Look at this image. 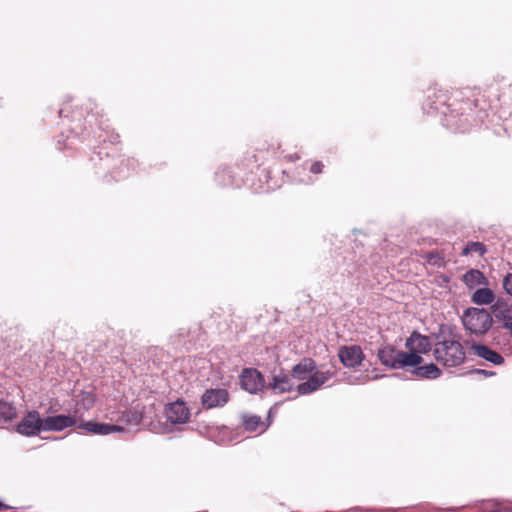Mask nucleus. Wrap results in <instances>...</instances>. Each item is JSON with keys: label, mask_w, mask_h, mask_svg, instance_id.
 Wrapping results in <instances>:
<instances>
[{"label": "nucleus", "mask_w": 512, "mask_h": 512, "mask_svg": "<svg viewBox=\"0 0 512 512\" xmlns=\"http://www.w3.org/2000/svg\"><path fill=\"white\" fill-rule=\"evenodd\" d=\"M435 359L447 367H456L464 362L465 353L461 343L454 339L443 340L434 347Z\"/></svg>", "instance_id": "obj_1"}, {"label": "nucleus", "mask_w": 512, "mask_h": 512, "mask_svg": "<svg viewBox=\"0 0 512 512\" xmlns=\"http://www.w3.org/2000/svg\"><path fill=\"white\" fill-rule=\"evenodd\" d=\"M377 358L380 363L390 369H410L415 363L412 355H405L404 351L398 350L391 345L378 349Z\"/></svg>", "instance_id": "obj_2"}, {"label": "nucleus", "mask_w": 512, "mask_h": 512, "mask_svg": "<svg viewBox=\"0 0 512 512\" xmlns=\"http://www.w3.org/2000/svg\"><path fill=\"white\" fill-rule=\"evenodd\" d=\"M492 316L485 309L468 308L463 315V324L474 334H484L492 326Z\"/></svg>", "instance_id": "obj_3"}, {"label": "nucleus", "mask_w": 512, "mask_h": 512, "mask_svg": "<svg viewBox=\"0 0 512 512\" xmlns=\"http://www.w3.org/2000/svg\"><path fill=\"white\" fill-rule=\"evenodd\" d=\"M405 347L407 348V351H404L405 355H412L415 359V363L411 366H418L424 362L422 355L431 350L432 344L429 337L414 332L406 339Z\"/></svg>", "instance_id": "obj_4"}, {"label": "nucleus", "mask_w": 512, "mask_h": 512, "mask_svg": "<svg viewBox=\"0 0 512 512\" xmlns=\"http://www.w3.org/2000/svg\"><path fill=\"white\" fill-rule=\"evenodd\" d=\"M332 377L330 371L314 370L308 376L306 381L296 386L297 392L300 395H308L319 390L325 383H327Z\"/></svg>", "instance_id": "obj_5"}, {"label": "nucleus", "mask_w": 512, "mask_h": 512, "mask_svg": "<svg viewBox=\"0 0 512 512\" xmlns=\"http://www.w3.org/2000/svg\"><path fill=\"white\" fill-rule=\"evenodd\" d=\"M43 418L37 411H29L17 426V432L24 436H35L43 432Z\"/></svg>", "instance_id": "obj_6"}, {"label": "nucleus", "mask_w": 512, "mask_h": 512, "mask_svg": "<svg viewBox=\"0 0 512 512\" xmlns=\"http://www.w3.org/2000/svg\"><path fill=\"white\" fill-rule=\"evenodd\" d=\"M79 419L75 415H55L43 418V432H60L66 428L78 424Z\"/></svg>", "instance_id": "obj_7"}, {"label": "nucleus", "mask_w": 512, "mask_h": 512, "mask_svg": "<svg viewBox=\"0 0 512 512\" xmlns=\"http://www.w3.org/2000/svg\"><path fill=\"white\" fill-rule=\"evenodd\" d=\"M165 416L172 424H184L190 418V410L183 401L177 400L166 406Z\"/></svg>", "instance_id": "obj_8"}, {"label": "nucleus", "mask_w": 512, "mask_h": 512, "mask_svg": "<svg viewBox=\"0 0 512 512\" xmlns=\"http://www.w3.org/2000/svg\"><path fill=\"white\" fill-rule=\"evenodd\" d=\"M78 428L94 435H109L112 433H120L124 431V428L120 425L100 423L95 421H79Z\"/></svg>", "instance_id": "obj_9"}, {"label": "nucleus", "mask_w": 512, "mask_h": 512, "mask_svg": "<svg viewBox=\"0 0 512 512\" xmlns=\"http://www.w3.org/2000/svg\"><path fill=\"white\" fill-rule=\"evenodd\" d=\"M240 383L244 390L252 394L264 387V379L261 373L255 369L244 370L240 377Z\"/></svg>", "instance_id": "obj_10"}, {"label": "nucleus", "mask_w": 512, "mask_h": 512, "mask_svg": "<svg viewBox=\"0 0 512 512\" xmlns=\"http://www.w3.org/2000/svg\"><path fill=\"white\" fill-rule=\"evenodd\" d=\"M338 356L342 364L349 368L358 366L364 359L363 352L357 345L341 347Z\"/></svg>", "instance_id": "obj_11"}, {"label": "nucleus", "mask_w": 512, "mask_h": 512, "mask_svg": "<svg viewBox=\"0 0 512 512\" xmlns=\"http://www.w3.org/2000/svg\"><path fill=\"white\" fill-rule=\"evenodd\" d=\"M228 397L225 389H210L202 395V404L208 409L223 406L227 403Z\"/></svg>", "instance_id": "obj_12"}, {"label": "nucleus", "mask_w": 512, "mask_h": 512, "mask_svg": "<svg viewBox=\"0 0 512 512\" xmlns=\"http://www.w3.org/2000/svg\"><path fill=\"white\" fill-rule=\"evenodd\" d=\"M294 387L295 383L293 378L284 373L274 375L272 381L268 384V389L272 390L275 394L290 392Z\"/></svg>", "instance_id": "obj_13"}, {"label": "nucleus", "mask_w": 512, "mask_h": 512, "mask_svg": "<svg viewBox=\"0 0 512 512\" xmlns=\"http://www.w3.org/2000/svg\"><path fill=\"white\" fill-rule=\"evenodd\" d=\"M315 370V363L312 359H303L292 369L291 377L293 380L304 382L308 376Z\"/></svg>", "instance_id": "obj_14"}, {"label": "nucleus", "mask_w": 512, "mask_h": 512, "mask_svg": "<svg viewBox=\"0 0 512 512\" xmlns=\"http://www.w3.org/2000/svg\"><path fill=\"white\" fill-rule=\"evenodd\" d=\"M413 375L425 378V379H436L441 375L440 369L433 363L420 364L418 366H411Z\"/></svg>", "instance_id": "obj_15"}, {"label": "nucleus", "mask_w": 512, "mask_h": 512, "mask_svg": "<svg viewBox=\"0 0 512 512\" xmlns=\"http://www.w3.org/2000/svg\"><path fill=\"white\" fill-rule=\"evenodd\" d=\"M472 349L477 356H479L495 365H500L504 361L503 357L500 354L491 350L490 348H488L485 345L475 344L472 346Z\"/></svg>", "instance_id": "obj_16"}, {"label": "nucleus", "mask_w": 512, "mask_h": 512, "mask_svg": "<svg viewBox=\"0 0 512 512\" xmlns=\"http://www.w3.org/2000/svg\"><path fill=\"white\" fill-rule=\"evenodd\" d=\"M463 281L470 289L481 285L486 286L488 284L487 278L484 276V274L481 271L475 269H471L466 272L463 276Z\"/></svg>", "instance_id": "obj_17"}, {"label": "nucleus", "mask_w": 512, "mask_h": 512, "mask_svg": "<svg viewBox=\"0 0 512 512\" xmlns=\"http://www.w3.org/2000/svg\"><path fill=\"white\" fill-rule=\"evenodd\" d=\"M495 300L494 292L487 288H479L477 289L471 297V301L476 305H489L493 303Z\"/></svg>", "instance_id": "obj_18"}, {"label": "nucleus", "mask_w": 512, "mask_h": 512, "mask_svg": "<svg viewBox=\"0 0 512 512\" xmlns=\"http://www.w3.org/2000/svg\"><path fill=\"white\" fill-rule=\"evenodd\" d=\"M16 414L15 408L8 402L0 401V423H6Z\"/></svg>", "instance_id": "obj_19"}, {"label": "nucleus", "mask_w": 512, "mask_h": 512, "mask_svg": "<svg viewBox=\"0 0 512 512\" xmlns=\"http://www.w3.org/2000/svg\"><path fill=\"white\" fill-rule=\"evenodd\" d=\"M471 253H476L479 256H483L486 253V248L481 242H469L462 251L463 256H467Z\"/></svg>", "instance_id": "obj_20"}, {"label": "nucleus", "mask_w": 512, "mask_h": 512, "mask_svg": "<svg viewBox=\"0 0 512 512\" xmlns=\"http://www.w3.org/2000/svg\"><path fill=\"white\" fill-rule=\"evenodd\" d=\"M500 302H497L493 305V311L496 313L497 318H501L504 320V328L510 330L512 332V317L509 316L507 313L500 311Z\"/></svg>", "instance_id": "obj_21"}, {"label": "nucleus", "mask_w": 512, "mask_h": 512, "mask_svg": "<svg viewBox=\"0 0 512 512\" xmlns=\"http://www.w3.org/2000/svg\"><path fill=\"white\" fill-rule=\"evenodd\" d=\"M260 424V418L257 416H250L244 421L245 428L249 431H255Z\"/></svg>", "instance_id": "obj_22"}, {"label": "nucleus", "mask_w": 512, "mask_h": 512, "mask_svg": "<svg viewBox=\"0 0 512 512\" xmlns=\"http://www.w3.org/2000/svg\"><path fill=\"white\" fill-rule=\"evenodd\" d=\"M503 288L507 294L512 296V273L508 274L503 280Z\"/></svg>", "instance_id": "obj_23"}, {"label": "nucleus", "mask_w": 512, "mask_h": 512, "mask_svg": "<svg viewBox=\"0 0 512 512\" xmlns=\"http://www.w3.org/2000/svg\"><path fill=\"white\" fill-rule=\"evenodd\" d=\"M141 414H139L138 412L134 411V412H130L127 416H126V421L127 422H130V423H133L135 425H138L141 421Z\"/></svg>", "instance_id": "obj_24"}, {"label": "nucleus", "mask_w": 512, "mask_h": 512, "mask_svg": "<svg viewBox=\"0 0 512 512\" xmlns=\"http://www.w3.org/2000/svg\"><path fill=\"white\" fill-rule=\"evenodd\" d=\"M486 512H512V509H510L504 505L495 503V504H493L492 509L489 511H486Z\"/></svg>", "instance_id": "obj_25"}, {"label": "nucleus", "mask_w": 512, "mask_h": 512, "mask_svg": "<svg viewBox=\"0 0 512 512\" xmlns=\"http://www.w3.org/2000/svg\"><path fill=\"white\" fill-rule=\"evenodd\" d=\"M322 167H323L322 163H320V162H315V163H313V164L311 165V167H310V171H311L312 173H320V172L322 171Z\"/></svg>", "instance_id": "obj_26"}, {"label": "nucleus", "mask_w": 512, "mask_h": 512, "mask_svg": "<svg viewBox=\"0 0 512 512\" xmlns=\"http://www.w3.org/2000/svg\"><path fill=\"white\" fill-rule=\"evenodd\" d=\"M379 376L378 375H375L372 379H378Z\"/></svg>", "instance_id": "obj_27"}, {"label": "nucleus", "mask_w": 512, "mask_h": 512, "mask_svg": "<svg viewBox=\"0 0 512 512\" xmlns=\"http://www.w3.org/2000/svg\"><path fill=\"white\" fill-rule=\"evenodd\" d=\"M2 508V504L0 503V509Z\"/></svg>", "instance_id": "obj_28"}]
</instances>
